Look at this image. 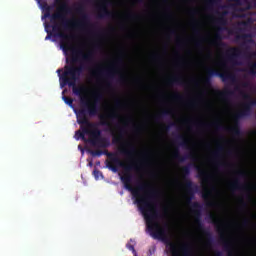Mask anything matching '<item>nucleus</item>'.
<instances>
[{
  "label": "nucleus",
  "instance_id": "9d476101",
  "mask_svg": "<svg viewBox=\"0 0 256 256\" xmlns=\"http://www.w3.org/2000/svg\"><path fill=\"white\" fill-rule=\"evenodd\" d=\"M172 157L173 159H176V161H179L180 163H185L187 159H191L192 161H197V155H195V152H190L186 156H181L179 149L174 150Z\"/></svg>",
  "mask_w": 256,
  "mask_h": 256
},
{
  "label": "nucleus",
  "instance_id": "c85d7f7f",
  "mask_svg": "<svg viewBox=\"0 0 256 256\" xmlns=\"http://www.w3.org/2000/svg\"><path fill=\"white\" fill-rule=\"evenodd\" d=\"M211 197V190L209 189H204V191L202 192V199H204V201L209 200V198Z\"/></svg>",
  "mask_w": 256,
  "mask_h": 256
},
{
  "label": "nucleus",
  "instance_id": "69168bd1",
  "mask_svg": "<svg viewBox=\"0 0 256 256\" xmlns=\"http://www.w3.org/2000/svg\"><path fill=\"white\" fill-rule=\"evenodd\" d=\"M141 129H142V127H141V126L136 127V130H137V131H141Z\"/></svg>",
  "mask_w": 256,
  "mask_h": 256
},
{
  "label": "nucleus",
  "instance_id": "052dcab7",
  "mask_svg": "<svg viewBox=\"0 0 256 256\" xmlns=\"http://www.w3.org/2000/svg\"><path fill=\"white\" fill-rule=\"evenodd\" d=\"M194 30H195V33H196V35H199V29H197V28H194Z\"/></svg>",
  "mask_w": 256,
  "mask_h": 256
},
{
  "label": "nucleus",
  "instance_id": "20e7f679",
  "mask_svg": "<svg viewBox=\"0 0 256 256\" xmlns=\"http://www.w3.org/2000/svg\"><path fill=\"white\" fill-rule=\"evenodd\" d=\"M186 193L188 195L187 203L191 205L192 211H194V214L196 216L195 222L198 225V230L203 233L206 237V245L208 247H211L213 243V234L209 232V230L205 229V226H203V222H201V209H203V206L199 202H191L193 200V197H195V193L199 191V186L193 181L185 178V184H184Z\"/></svg>",
  "mask_w": 256,
  "mask_h": 256
},
{
  "label": "nucleus",
  "instance_id": "3c124183",
  "mask_svg": "<svg viewBox=\"0 0 256 256\" xmlns=\"http://www.w3.org/2000/svg\"><path fill=\"white\" fill-rule=\"evenodd\" d=\"M119 81H120L121 83H123V81H125V76L121 75L120 78H119Z\"/></svg>",
  "mask_w": 256,
  "mask_h": 256
},
{
  "label": "nucleus",
  "instance_id": "c756f323",
  "mask_svg": "<svg viewBox=\"0 0 256 256\" xmlns=\"http://www.w3.org/2000/svg\"><path fill=\"white\" fill-rule=\"evenodd\" d=\"M90 154L92 155V157H101V155H105V152H103L102 150H91Z\"/></svg>",
  "mask_w": 256,
  "mask_h": 256
},
{
  "label": "nucleus",
  "instance_id": "f3484780",
  "mask_svg": "<svg viewBox=\"0 0 256 256\" xmlns=\"http://www.w3.org/2000/svg\"><path fill=\"white\" fill-rule=\"evenodd\" d=\"M196 171H198V178L201 179L203 183H209L211 180V175H209L207 171L199 166H196Z\"/></svg>",
  "mask_w": 256,
  "mask_h": 256
},
{
  "label": "nucleus",
  "instance_id": "a19ab883",
  "mask_svg": "<svg viewBox=\"0 0 256 256\" xmlns=\"http://www.w3.org/2000/svg\"><path fill=\"white\" fill-rule=\"evenodd\" d=\"M217 167H229V164L224 163V162H218L216 163Z\"/></svg>",
  "mask_w": 256,
  "mask_h": 256
},
{
  "label": "nucleus",
  "instance_id": "ddd939ff",
  "mask_svg": "<svg viewBox=\"0 0 256 256\" xmlns=\"http://www.w3.org/2000/svg\"><path fill=\"white\" fill-rule=\"evenodd\" d=\"M128 149L125 148V147H121L119 149V152L122 154V155H125V157H128V159H132L133 156L135 155V153H137V149L135 148V146L131 145V144H128Z\"/></svg>",
  "mask_w": 256,
  "mask_h": 256
},
{
  "label": "nucleus",
  "instance_id": "de8ad7c7",
  "mask_svg": "<svg viewBox=\"0 0 256 256\" xmlns=\"http://www.w3.org/2000/svg\"><path fill=\"white\" fill-rule=\"evenodd\" d=\"M197 125H198V127H209V124H206V123H203V122H200Z\"/></svg>",
  "mask_w": 256,
  "mask_h": 256
},
{
  "label": "nucleus",
  "instance_id": "2f4dec72",
  "mask_svg": "<svg viewBox=\"0 0 256 256\" xmlns=\"http://www.w3.org/2000/svg\"><path fill=\"white\" fill-rule=\"evenodd\" d=\"M215 5H217V0H209V1L206 3V7H207V9H209V10L213 9V7H215Z\"/></svg>",
  "mask_w": 256,
  "mask_h": 256
},
{
  "label": "nucleus",
  "instance_id": "13d9d810",
  "mask_svg": "<svg viewBox=\"0 0 256 256\" xmlns=\"http://www.w3.org/2000/svg\"><path fill=\"white\" fill-rule=\"evenodd\" d=\"M215 255H216V256H221L222 253H221V251H217V252L215 253Z\"/></svg>",
  "mask_w": 256,
  "mask_h": 256
},
{
  "label": "nucleus",
  "instance_id": "09e8293b",
  "mask_svg": "<svg viewBox=\"0 0 256 256\" xmlns=\"http://www.w3.org/2000/svg\"><path fill=\"white\" fill-rule=\"evenodd\" d=\"M175 123H170V125L166 126L165 129L166 131H169V129H171V127H174Z\"/></svg>",
  "mask_w": 256,
  "mask_h": 256
},
{
  "label": "nucleus",
  "instance_id": "f8f14e48",
  "mask_svg": "<svg viewBox=\"0 0 256 256\" xmlns=\"http://www.w3.org/2000/svg\"><path fill=\"white\" fill-rule=\"evenodd\" d=\"M210 75H216V77H220L223 83H227V81H235V76L231 73H221L219 70H210Z\"/></svg>",
  "mask_w": 256,
  "mask_h": 256
},
{
  "label": "nucleus",
  "instance_id": "774afa93",
  "mask_svg": "<svg viewBox=\"0 0 256 256\" xmlns=\"http://www.w3.org/2000/svg\"><path fill=\"white\" fill-rule=\"evenodd\" d=\"M94 175H99V171H94Z\"/></svg>",
  "mask_w": 256,
  "mask_h": 256
},
{
  "label": "nucleus",
  "instance_id": "a211bd4d",
  "mask_svg": "<svg viewBox=\"0 0 256 256\" xmlns=\"http://www.w3.org/2000/svg\"><path fill=\"white\" fill-rule=\"evenodd\" d=\"M223 36L219 33H216L214 39L210 41L212 45H217V47H227V44L222 42Z\"/></svg>",
  "mask_w": 256,
  "mask_h": 256
},
{
  "label": "nucleus",
  "instance_id": "e433bc0d",
  "mask_svg": "<svg viewBox=\"0 0 256 256\" xmlns=\"http://www.w3.org/2000/svg\"><path fill=\"white\" fill-rule=\"evenodd\" d=\"M237 39H251V34H242L237 36Z\"/></svg>",
  "mask_w": 256,
  "mask_h": 256
},
{
  "label": "nucleus",
  "instance_id": "58836bf2",
  "mask_svg": "<svg viewBox=\"0 0 256 256\" xmlns=\"http://www.w3.org/2000/svg\"><path fill=\"white\" fill-rule=\"evenodd\" d=\"M251 223V221L249 219H244L242 222L243 227H249V224Z\"/></svg>",
  "mask_w": 256,
  "mask_h": 256
},
{
  "label": "nucleus",
  "instance_id": "aec40b11",
  "mask_svg": "<svg viewBox=\"0 0 256 256\" xmlns=\"http://www.w3.org/2000/svg\"><path fill=\"white\" fill-rule=\"evenodd\" d=\"M180 251L183 256L193 255V249L191 248V244H188V243L182 245V247L180 248Z\"/></svg>",
  "mask_w": 256,
  "mask_h": 256
},
{
  "label": "nucleus",
  "instance_id": "72a5a7b5",
  "mask_svg": "<svg viewBox=\"0 0 256 256\" xmlns=\"http://www.w3.org/2000/svg\"><path fill=\"white\" fill-rule=\"evenodd\" d=\"M235 5H238V7H241L242 5H245L247 3V0H232Z\"/></svg>",
  "mask_w": 256,
  "mask_h": 256
},
{
  "label": "nucleus",
  "instance_id": "423d86ee",
  "mask_svg": "<svg viewBox=\"0 0 256 256\" xmlns=\"http://www.w3.org/2000/svg\"><path fill=\"white\" fill-rule=\"evenodd\" d=\"M81 59L83 63H93V52L88 51L87 53H83L81 50H72V56L70 58V63L75 65Z\"/></svg>",
  "mask_w": 256,
  "mask_h": 256
},
{
  "label": "nucleus",
  "instance_id": "6e6552de",
  "mask_svg": "<svg viewBox=\"0 0 256 256\" xmlns=\"http://www.w3.org/2000/svg\"><path fill=\"white\" fill-rule=\"evenodd\" d=\"M107 5H109V2L107 0L102 1L101 5L98 6V18L99 19H113L115 17V13L109 11L107 8Z\"/></svg>",
  "mask_w": 256,
  "mask_h": 256
},
{
  "label": "nucleus",
  "instance_id": "cd10ccee",
  "mask_svg": "<svg viewBox=\"0 0 256 256\" xmlns=\"http://www.w3.org/2000/svg\"><path fill=\"white\" fill-rule=\"evenodd\" d=\"M168 115H173L171 110H163L159 115L155 117L156 121H159L162 117H167Z\"/></svg>",
  "mask_w": 256,
  "mask_h": 256
},
{
  "label": "nucleus",
  "instance_id": "bb28decb",
  "mask_svg": "<svg viewBox=\"0 0 256 256\" xmlns=\"http://www.w3.org/2000/svg\"><path fill=\"white\" fill-rule=\"evenodd\" d=\"M85 135H87V133L84 130H77L75 132V139H77V141H79V139H82V141H87Z\"/></svg>",
  "mask_w": 256,
  "mask_h": 256
},
{
  "label": "nucleus",
  "instance_id": "b1692460",
  "mask_svg": "<svg viewBox=\"0 0 256 256\" xmlns=\"http://www.w3.org/2000/svg\"><path fill=\"white\" fill-rule=\"evenodd\" d=\"M247 73H249V75H256V61L254 62H248L247 63Z\"/></svg>",
  "mask_w": 256,
  "mask_h": 256
},
{
  "label": "nucleus",
  "instance_id": "603ef678",
  "mask_svg": "<svg viewBox=\"0 0 256 256\" xmlns=\"http://www.w3.org/2000/svg\"><path fill=\"white\" fill-rule=\"evenodd\" d=\"M196 47H202L201 41H197V42H196Z\"/></svg>",
  "mask_w": 256,
  "mask_h": 256
},
{
  "label": "nucleus",
  "instance_id": "5701e85b",
  "mask_svg": "<svg viewBox=\"0 0 256 256\" xmlns=\"http://www.w3.org/2000/svg\"><path fill=\"white\" fill-rule=\"evenodd\" d=\"M210 71H215V69L213 68H208L206 70V77L204 78V85H206L207 87H211V77H215V75H211Z\"/></svg>",
  "mask_w": 256,
  "mask_h": 256
},
{
  "label": "nucleus",
  "instance_id": "a18cd8bd",
  "mask_svg": "<svg viewBox=\"0 0 256 256\" xmlns=\"http://www.w3.org/2000/svg\"><path fill=\"white\" fill-rule=\"evenodd\" d=\"M45 29H46V31H47V33H48V35L45 37V40L47 41V39H50V38H51V31H48V30H47V25L45 26Z\"/></svg>",
  "mask_w": 256,
  "mask_h": 256
},
{
  "label": "nucleus",
  "instance_id": "393cba45",
  "mask_svg": "<svg viewBox=\"0 0 256 256\" xmlns=\"http://www.w3.org/2000/svg\"><path fill=\"white\" fill-rule=\"evenodd\" d=\"M225 151V147L221 144H217L216 151L213 152V157L215 159H220L221 158V153Z\"/></svg>",
  "mask_w": 256,
  "mask_h": 256
},
{
  "label": "nucleus",
  "instance_id": "4d7b16f0",
  "mask_svg": "<svg viewBox=\"0 0 256 256\" xmlns=\"http://www.w3.org/2000/svg\"><path fill=\"white\" fill-rule=\"evenodd\" d=\"M170 34H171V35H176L177 32H176L175 30H170Z\"/></svg>",
  "mask_w": 256,
  "mask_h": 256
},
{
  "label": "nucleus",
  "instance_id": "412c9836",
  "mask_svg": "<svg viewBox=\"0 0 256 256\" xmlns=\"http://www.w3.org/2000/svg\"><path fill=\"white\" fill-rule=\"evenodd\" d=\"M96 145H98V147H102L103 149H107V147L111 146V142L107 138L100 137Z\"/></svg>",
  "mask_w": 256,
  "mask_h": 256
},
{
  "label": "nucleus",
  "instance_id": "864d4df0",
  "mask_svg": "<svg viewBox=\"0 0 256 256\" xmlns=\"http://www.w3.org/2000/svg\"><path fill=\"white\" fill-rule=\"evenodd\" d=\"M190 13L191 15H197V9L192 10Z\"/></svg>",
  "mask_w": 256,
  "mask_h": 256
},
{
  "label": "nucleus",
  "instance_id": "a878e982",
  "mask_svg": "<svg viewBox=\"0 0 256 256\" xmlns=\"http://www.w3.org/2000/svg\"><path fill=\"white\" fill-rule=\"evenodd\" d=\"M216 24L220 27H225L227 25V19L225 18V13L219 14V17L216 19Z\"/></svg>",
  "mask_w": 256,
  "mask_h": 256
},
{
  "label": "nucleus",
  "instance_id": "f03ea898",
  "mask_svg": "<svg viewBox=\"0 0 256 256\" xmlns=\"http://www.w3.org/2000/svg\"><path fill=\"white\" fill-rule=\"evenodd\" d=\"M61 69L57 70L60 77L61 87H72L74 95L80 97L82 108L77 112V123L80 125L81 131H84L86 135H90V143L92 145H97V142L101 139V130L97 128V125L89 121L87 115L90 117H96L99 115V104L103 101V93L97 91L94 93L93 101H89L84 95L87 93V88L85 86H78L77 81L81 77V74L85 71V64L66 65L64 67V72L61 75Z\"/></svg>",
  "mask_w": 256,
  "mask_h": 256
},
{
  "label": "nucleus",
  "instance_id": "c03bdc74",
  "mask_svg": "<svg viewBox=\"0 0 256 256\" xmlns=\"http://www.w3.org/2000/svg\"><path fill=\"white\" fill-rule=\"evenodd\" d=\"M248 57H249V59H253V58L256 57V53L255 52H249Z\"/></svg>",
  "mask_w": 256,
  "mask_h": 256
},
{
  "label": "nucleus",
  "instance_id": "7c9ffc66",
  "mask_svg": "<svg viewBox=\"0 0 256 256\" xmlns=\"http://www.w3.org/2000/svg\"><path fill=\"white\" fill-rule=\"evenodd\" d=\"M64 103H66V105H69V107H73V99L67 96H63L62 97Z\"/></svg>",
  "mask_w": 256,
  "mask_h": 256
},
{
  "label": "nucleus",
  "instance_id": "6ab92c4d",
  "mask_svg": "<svg viewBox=\"0 0 256 256\" xmlns=\"http://www.w3.org/2000/svg\"><path fill=\"white\" fill-rule=\"evenodd\" d=\"M168 85H185V80L181 76H174L167 79Z\"/></svg>",
  "mask_w": 256,
  "mask_h": 256
},
{
  "label": "nucleus",
  "instance_id": "2eb2a0df",
  "mask_svg": "<svg viewBox=\"0 0 256 256\" xmlns=\"http://www.w3.org/2000/svg\"><path fill=\"white\" fill-rule=\"evenodd\" d=\"M119 115L115 112H111L107 116H100L101 125H104L106 127H111V123L107 121V119H110L111 121H115V119H118Z\"/></svg>",
  "mask_w": 256,
  "mask_h": 256
},
{
  "label": "nucleus",
  "instance_id": "c9c22d12",
  "mask_svg": "<svg viewBox=\"0 0 256 256\" xmlns=\"http://www.w3.org/2000/svg\"><path fill=\"white\" fill-rule=\"evenodd\" d=\"M126 247L127 249H129V251H132L134 255H137V251H135V246H133L132 244H127Z\"/></svg>",
  "mask_w": 256,
  "mask_h": 256
},
{
  "label": "nucleus",
  "instance_id": "0eeeda50",
  "mask_svg": "<svg viewBox=\"0 0 256 256\" xmlns=\"http://www.w3.org/2000/svg\"><path fill=\"white\" fill-rule=\"evenodd\" d=\"M119 71L117 66L113 65L109 69H103L101 66H96L92 70V75H98V77H104L105 79H115V75H118Z\"/></svg>",
  "mask_w": 256,
  "mask_h": 256
},
{
  "label": "nucleus",
  "instance_id": "ea45409f",
  "mask_svg": "<svg viewBox=\"0 0 256 256\" xmlns=\"http://www.w3.org/2000/svg\"><path fill=\"white\" fill-rule=\"evenodd\" d=\"M236 175H237L238 177H245V171L239 170V171L236 172Z\"/></svg>",
  "mask_w": 256,
  "mask_h": 256
},
{
  "label": "nucleus",
  "instance_id": "49530a36",
  "mask_svg": "<svg viewBox=\"0 0 256 256\" xmlns=\"http://www.w3.org/2000/svg\"><path fill=\"white\" fill-rule=\"evenodd\" d=\"M129 19H139V16L138 15H135V14H130L128 15Z\"/></svg>",
  "mask_w": 256,
  "mask_h": 256
},
{
  "label": "nucleus",
  "instance_id": "1a4fd4ad",
  "mask_svg": "<svg viewBox=\"0 0 256 256\" xmlns=\"http://www.w3.org/2000/svg\"><path fill=\"white\" fill-rule=\"evenodd\" d=\"M241 53V49L230 47L226 50L225 61H228V63H237V57H239Z\"/></svg>",
  "mask_w": 256,
  "mask_h": 256
},
{
  "label": "nucleus",
  "instance_id": "8fccbe9b",
  "mask_svg": "<svg viewBox=\"0 0 256 256\" xmlns=\"http://www.w3.org/2000/svg\"><path fill=\"white\" fill-rule=\"evenodd\" d=\"M163 211H164V215H167V213H169V209L167 207H164Z\"/></svg>",
  "mask_w": 256,
  "mask_h": 256
},
{
  "label": "nucleus",
  "instance_id": "0e129e2a",
  "mask_svg": "<svg viewBox=\"0 0 256 256\" xmlns=\"http://www.w3.org/2000/svg\"><path fill=\"white\" fill-rule=\"evenodd\" d=\"M193 83H195L196 85H199V82L197 80H192Z\"/></svg>",
  "mask_w": 256,
  "mask_h": 256
},
{
  "label": "nucleus",
  "instance_id": "338daca9",
  "mask_svg": "<svg viewBox=\"0 0 256 256\" xmlns=\"http://www.w3.org/2000/svg\"><path fill=\"white\" fill-rule=\"evenodd\" d=\"M106 85H107V87H111V83L110 82H107Z\"/></svg>",
  "mask_w": 256,
  "mask_h": 256
},
{
  "label": "nucleus",
  "instance_id": "7ed1b4c3",
  "mask_svg": "<svg viewBox=\"0 0 256 256\" xmlns=\"http://www.w3.org/2000/svg\"><path fill=\"white\" fill-rule=\"evenodd\" d=\"M43 9L45 11L44 17L45 19H50L52 25L53 33H56L57 37H60V47L63 51H69V41L73 39V36L65 34L61 31V27L63 29H80L81 31H85V28L91 25V20L89 19V14L85 13V8L83 5H79L76 7L75 11L80 15L79 20H69L65 15L71 14L72 10L69 7L67 2H63L58 7V11L51 14V7L50 5H44Z\"/></svg>",
  "mask_w": 256,
  "mask_h": 256
},
{
  "label": "nucleus",
  "instance_id": "dca6fc26",
  "mask_svg": "<svg viewBox=\"0 0 256 256\" xmlns=\"http://www.w3.org/2000/svg\"><path fill=\"white\" fill-rule=\"evenodd\" d=\"M112 143L113 145H119L123 141L125 137V128H119L118 135L115 133H112Z\"/></svg>",
  "mask_w": 256,
  "mask_h": 256
},
{
  "label": "nucleus",
  "instance_id": "680f3d73",
  "mask_svg": "<svg viewBox=\"0 0 256 256\" xmlns=\"http://www.w3.org/2000/svg\"><path fill=\"white\" fill-rule=\"evenodd\" d=\"M243 87H249V83L244 82V83H243Z\"/></svg>",
  "mask_w": 256,
  "mask_h": 256
},
{
  "label": "nucleus",
  "instance_id": "f257e3e1",
  "mask_svg": "<svg viewBox=\"0 0 256 256\" xmlns=\"http://www.w3.org/2000/svg\"><path fill=\"white\" fill-rule=\"evenodd\" d=\"M104 155H106L109 159V161L106 162V166L108 169H110V171L117 173V171H119V167L124 169V174L120 176V180L122 181L125 189L132 193L146 221V227L149 233L154 239H162V241H166L167 247H169V256H179L177 244L169 240L167 237V229H165V227H161V224H159L157 221L160 214L159 210H157L155 199L159 197V190L151 189V184L147 182L138 184L134 188L133 185H131L133 181L131 171H139V166L133 163L126 165L125 162L119 159V156H117L116 153L109 152L107 150L104 151Z\"/></svg>",
  "mask_w": 256,
  "mask_h": 256
},
{
  "label": "nucleus",
  "instance_id": "f704fd0d",
  "mask_svg": "<svg viewBox=\"0 0 256 256\" xmlns=\"http://www.w3.org/2000/svg\"><path fill=\"white\" fill-rule=\"evenodd\" d=\"M172 99H175L176 101H182L183 95H181V94H179V93H175V94L172 96Z\"/></svg>",
  "mask_w": 256,
  "mask_h": 256
},
{
  "label": "nucleus",
  "instance_id": "9b49d317",
  "mask_svg": "<svg viewBox=\"0 0 256 256\" xmlns=\"http://www.w3.org/2000/svg\"><path fill=\"white\" fill-rule=\"evenodd\" d=\"M229 189L231 191H251V186L247 184H241L238 178H236L232 183L229 184Z\"/></svg>",
  "mask_w": 256,
  "mask_h": 256
},
{
  "label": "nucleus",
  "instance_id": "39448f33",
  "mask_svg": "<svg viewBox=\"0 0 256 256\" xmlns=\"http://www.w3.org/2000/svg\"><path fill=\"white\" fill-rule=\"evenodd\" d=\"M241 95H242L243 99L248 102H245L242 105V107H243L242 110L234 115L235 125L233 127L228 128V131L230 133H232V135H235L236 137H239V135H241V128L239 126V120L245 119V117H251V115L253 113V107H256V99H253L249 95V93L241 92Z\"/></svg>",
  "mask_w": 256,
  "mask_h": 256
},
{
  "label": "nucleus",
  "instance_id": "37998d69",
  "mask_svg": "<svg viewBox=\"0 0 256 256\" xmlns=\"http://www.w3.org/2000/svg\"><path fill=\"white\" fill-rule=\"evenodd\" d=\"M115 105H116V107H122V106H123V103L121 102V100L117 99V100L115 101Z\"/></svg>",
  "mask_w": 256,
  "mask_h": 256
},
{
  "label": "nucleus",
  "instance_id": "4c0bfd02",
  "mask_svg": "<svg viewBox=\"0 0 256 256\" xmlns=\"http://www.w3.org/2000/svg\"><path fill=\"white\" fill-rule=\"evenodd\" d=\"M213 126L215 127V129H217L218 131L223 129V126H221V123L219 122H214Z\"/></svg>",
  "mask_w": 256,
  "mask_h": 256
},
{
  "label": "nucleus",
  "instance_id": "5fc2aeb1",
  "mask_svg": "<svg viewBox=\"0 0 256 256\" xmlns=\"http://www.w3.org/2000/svg\"><path fill=\"white\" fill-rule=\"evenodd\" d=\"M188 105H190V107H193V105H195V102L194 101H189Z\"/></svg>",
  "mask_w": 256,
  "mask_h": 256
},
{
  "label": "nucleus",
  "instance_id": "6e6d98bb",
  "mask_svg": "<svg viewBox=\"0 0 256 256\" xmlns=\"http://www.w3.org/2000/svg\"><path fill=\"white\" fill-rule=\"evenodd\" d=\"M241 203H242V207H247V203H245V201L241 200Z\"/></svg>",
  "mask_w": 256,
  "mask_h": 256
},
{
  "label": "nucleus",
  "instance_id": "79ce46f5",
  "mask_svg": "<svg viewBox=\"0 0 256 256\" xmlns=\"http://www.w3.org/2000/svg\"><path fill=\"white\" fill-rule=\"evenodd\" d=\"M215 205H217V204L215 202H213V201H208L206 203V206H208V207H215Z\"/></svg>",
  "mask_w": 256,
  "mask_h": 256
},
{
  "label": "nucleus",
  "instance_id": "4be33fe9",
  "mask_svg": "<svg viewBox=\"0 0 256 256\" xmlns=\"http://www.w3.org/2000/svg\"><path fill=\"white\" fill-rule=\"evenodd\" d=\"M176 141H180L179 145L184 147V149L189 148V139H187L185 136L178 135Z\"/></svg>",
  "mask_w": 256,
  "mask_h": 256
},
{
  "label": "nucleus",
  "instance_id": "bf43d9fd",
  "mask_svg": "<svg viewBox=\"0 0 256 256\" xmlns=\"http://www.w3.org/2000/svg\"><path fill=\"white\" fill-rule=\"evenodd\" d=\"M219 31H227V27H224V28H218Z\"/></svg>",
  "mask_w": 256,
  "mask_h": 256
},
{
  "label": "nucleus",
  "instance_id": "473e14b6",
  "mask_svg": "<svg viewBox=\"0 0 256 256\" xmlns=\"http://www.w3.org/2000/svg\"><path fill=\"white\" fill-rule=\"evenodd\" d=\"M182 173L184 175H189V173H191V168L189 166L182 167Z\"/></svg>",
  "mask_w": 256,
  "mask_h": 256
},
{
  "label": "nucleus",
  "instance_id": "4468645a",
  "mask_svg": "<svg viewBox=\"0 0 256 256\" xmlns=\"http://www.w3.org/2000/svg\"><path fill=\"white\" fill-rule=\"evenodd\" d=\"M216 95H218V97H220V99H223L224 101H229V99H231V97L235 95V91L226 88L223 91L217 90Z\"/></svg>",
  "mask_w": 256,
  "mask_h": 256
},
{
  "label": "nucleus",
  "instance_id": "e2e57ef3",
  "mask_svg": "<svg viewBox=\"0 0 256 256\" xmlns=\"http://www.w3.org/2000/svg\"><path fill=\"white\" fill-rule=\"evenodd\" d=\"M153 59H159V55H153Z\"/></svg>",
  "mask_w": 256,
  "mask_h": 256
}]
</instances>
